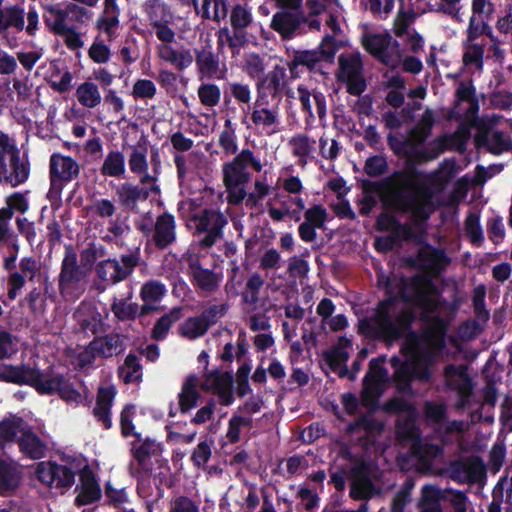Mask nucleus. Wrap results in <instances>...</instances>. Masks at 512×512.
Listing matches in <instances>:
<instances>
[{"label":"nucleus","instance_id":"obj_1","mask_svg":"<svg viewBox=\"0 0 512 512\" xmlns=\"http://www.w3.org/2000/svg\"><path fill=\"white\" fill-rule=\"evenodd\" d=\"M398 297L387 291V296L380 300L370 319H363L359 324V331L386 342H394L405 339L400 352L406 358H410V365H418L421 378H431V366L433 354L425 347L421 334L413 330L416 321V313L413 309L403 307L395 312Z\"/></svg>","mask_w":512,"mask_h":512},{"label":"nucleus","instance_id":"obj_2","mask_svg":"<svg viewBox=\"0 0 512 512\" xmlns=\"http://www.w3.org/2000/svg\"><path fill=\"white\" fill-rule=\"evenodd\" d=\"M418 165L419 162L408 154L404 170L394 171L387 177L389 204L397 211H414L419 206V195L431 196L430 189L419 182L424 173L418 169Z\"/></svg>","mask_w":512,"mask_h":512},{"label":"nucleus","instance_id":"obj_3","mask_svg":"<svg viewBox=\"0 0 512 512\" xmlns=\"http://www.w3.org/2000/svg\"><path fill=\"white\" fill-rule=\"evenodd\" d=\"M340 44L334 35L326 34L318 47L311 50H296L291 60L287 63L291 78L297 79L301 77L304 67L313 74H324L325 65L334 62Z\"/></svg>","mask_w":512,"mask_h":512},{"label":"nucleus","instance_id":"obj_4","mask_svg":"<svg viewBox=\"0 0 512 512\" xmlns=\"http://www.w3.org/2000/svg\"><path fill=\"white\" fill-rule=\"evenodd\" d=\"M86 273L77 261L72 245H66L58 276V290L66 299H78L85 292Z\"/></svg>","mask_w":512,"mask_h":512},{"label":"nucleus","instance_id":"obj_5","mask_svg":"<svg viewBox=\"0 0 512 512\" xmlns=\"http://www.w3.org/2000/svg\"><path fill=\"white\" fill-rule=\"evenodd\" d=\"M80 175V165L71 156L53 153L49 161L50 187L47 197L51 202L61 201L64 187Z\"/></svg>","mask_w":512,"mask_h":512},{"label":"nucleus","instance_id":"obj_6","mask_svg":"<svg viewBox=\"0 0 512 512\" xmlns=\"http://www.w3.org/2000/svg\"><path fill=\"white\" fill-rule=\"evenodd\" d=\"M337 81L346 85L350 95L360 96L367 88L363 75V61L359 53L341 54L338 57Z\"/></svg>","mask_w":512,"mask_h":512},{"label":"nucleus","instance_id":"obj_7","mask_svg":"<svg viewBox=\"0 0 512 512\" xmlns=\"http://www.w3.org/2000/svg\"><path fill=\"white\" fill-rule=\"evenodd\" d=\"M192 220L196 223V230L199 233H206L199 242L203 248L212 247L217 239L222 238L223 228L228 223L223 213L210 208L203 209L198 215H194Z\"/></svg>","mask_w":512,"mask_h":512},{"label":"nucleus","instance_id":"obj_8","mask_svg":"<svg viewBox=\"0 0 512 512\" xmlns=\"http://www.w3.org/2000/svg\"><path fill=\"white\" fill-rule=\"evenodd\" d=\"M449 477L461 484H476L486 477V468L479 456L471 455L453 460L449 463Z\"/></svg>","mask_w":512,"mask_h":512},{"label":"nucleus","instance_id":"obj_9","mask_svg":"<svg viewBox=\"0 0 512 512\" xmlns=\"http://www.w3.org/2000/svg\"><path fill=\"white\" fill-rule=\"evenodd\" d=\"M402 287L399 291L401 300L412 303L415 306L421 304L429 296H439L440 292L432 279L426 275L415 274L409 280H401Z\"/></svg>","mask_w":512,"mask_h":512},{"label":"nucleus","instance_id":"obj_10","mask_svg":"<svg viewBox=\"0 0 512 512\" xmlns=\"http://www.w3.org/2000/svg\"><path fill=\"white\" fill-rule=\"evenodd\" d=\"M37 479L51 488L67 489L75 482V472L66 465L54 461H42L35 471Z\"/></svg>","mask_w":512,"mask_h":512},{"label":"nucleus","instance_id":"obj_11","mask_svg":"<svg viewBox=\"0 0 512 512\" xmlns=\"http://www.w3.org/2000/svg\"><path fill=\"white\" fill-rule=\"evenodd\" d=\"M161 193L158 184L150 186H140L131 182L121 183L115 191L118 204L124 209L132 213L139 212V202L148 200L151 194L159 195Z\"/></svg>","mask_w":512,"mask_h":512},{"label":"nucleus","instance_id":"obj_12","mask_svg":"<svg viewBox=\"0 0 512 512\" xmlns=\"http://www.w3.org/2000/svg\"><path fill=\"white\" fill-rule=\"evenodd\" d=\"M493 122L477 118L479 132L474 141L477 148L485 147L493 155H501L504 152L512 151V140L501 130H495L489 137Z\"/></svg>","mask_w":512,"mask_h":512},{"label":"nucleus","instance_id":"obj_13","mask_svg":"<svg viewBox=\"0 0 512 512\" xmlns=\"http://www.w3.org/2000/svg\"><path fill=\"white\" fill-rule=\"evenodd\" d=\"M233 383L232 372H223L216 368L205 374V380L200 384V389L205 392H212L219 397L221 405L229 406L234 401Z\"/></svg>","mask_w":512,"mask_h":512},{"label":"nucleus","instance_id":"obj_14","mask_svg":"<svg viewBox=\"0 0 512 512\" xmlns=\"http://www.w3.org/2000/svg\"><path fill=\"white\" fill-rule=\"evenodd\" d=\"M427 326L422 330L421 336L425 347L433 354V363L436 355L446 347L448 321L440 315H435L433 321L424 322Z\"/></svg>","mask_w":512,"mask_h":512},{"label":"nucleus","instance_id":"obj_15","mask_svg":"<svg viewBox=\"0 0 512 512\" xmlns=\"http://www.w3.org/2000/svg\"><path fill=\"white\" fill-rule=\"evenodd\" d=\"M188 268L195 287L205 293H214L220 286L222 275L212 269L204 268L198 257H192L188 261Z\"/></svg>","mask_w":512,"mask_h":512},{"label":"nucleus","instance_id":"obj_16","mask_svg":"<svg viewBox=\"0 0 512 512\" xmlns=\"http://www.w3.org/2000/svg\"><path fill=\"white\" fill-rule=\"evenodd\" d=\"M392 368L395 369L394 379L398 385L399 390L403 392L411 391V382L417 380L420 382H429L431 378H421L418 373L421 368L418 365H410V358L403 361L399 356H392L389 360Z\"/></svg>","mask_w":512,"mask_h":512},{"label":"nucleus","instance_id":"obj_17","mask_svg":"<svg viewBox=\"0 0 512 512\" xmlns=\"http://www.w3.org/2000/svg\"><path fill=\"white\" fill-rule=\"evenodd\" d=\"M80 492L75 498L77 506H85L101 498V488L93 470L86 465L79 472Z\"/></svg>","mask_w":512,"mask_h":512},{"label":"nucleus","instance_id":"obj_18","mask_svg":"<svg viewBox=\"0 0 512 512\" xmlns=\"http://www.w3.org/2000/svg\"><path fill=\"white\" fill-rule=\"evenodd\" d=\"M307 21V18L301 12L281 10L273 15L270 26L283 39H291L300 26Z\"/></svg>","mask_w":512,"mask_h":512},{"label":"nucleus","instance_id":"obj_19","mask_svg":"<svg viewBox=\"0 0 512 512\" xmlns=\"http://www.w3.org/2000/svg\"><path fill=\"white\" fill-rule=\"evenodd\" d=\"M166 292V286L158 280L145 282L140 289V298L143 301L140 306V317L159 311L156 304L162 300Z\"/></svg>","mask_w":512,"mask_h":512},{"label":"nucleus","instance_id":"obj_20","mask_svg":"<svg viewBox=\"0 0 512 512\" xmlns=\"http://www.w3.org/2000/svg\"><path fill=\"white\" fill-rule=\"evenodd\" d=\"M20 452L29 459L38 460L46 455V443L26 424L17 440Z\"/></svg>","mask_w":512,"mask_h":512},{"label":"nucleus","instance_id":"obj_21","mask_svg":"<svg viewBox=\"0 0 512 512\" xmlns=\"http://www.w3.org/2000/svg\"><path fill=\"white\" fill-rule=\"evenodd\" d=\"M175 218L170 213H163L156 218L153 234L154 245L164 250L168 248L176 239Z\"/></svg>","mask_w":512,"mask_h":512},{"label":"nucleus","instance_id":"obj_22","mask_svg":"<svg viewBox=\"0 0 512 512\" xmlns=\"http://www.w3.org/2000/svg\"><path fill=\"white\" fill-rule=\"evenodd\" d=\"M116 395L114 386L100 387L93 408V415L104 429L112 427L111 408Z\"/></svg>","mask_w":512,"mask_h":512},{"label":"nucleus","instance_id":"obj_23","mask_svg":"<svg viewBox=\"0 0 512 512\" xmlns=\"http://www.w3.org/2000/svg\"><path fill=\"white\" fill-rule=\"evenodd\" d=\"M286 86V69L275 65L271 71L261 77L257 89L266 91L273 99H281Z\"/></svg>","mask_w":512,"mask_h":512},{"label":"nucleus","instance_id":"obj_24","mask_svg":"<svg viewBox=\"0 0 512 512\" xmlns=\"http://www.w3.org/2000/svg\"><path fill=\"white\" fill-rule=\"evenodd\" d=\"M36 367L28 364L13 365L0 363V381L19 386H31Z\"/></svg>","mask_w":512,"mask_h":512},{"label":"nucleus","instance_id":"obj_25","mask_svg":"<svg viewBox=\"0 0 512 512\" xmlns=\"http://www.w3.org/2000/svg\"><path fill=\"white\" fill-rule=\"evenodd\" d=\"M198 381L196 374H189L183 381L181 391L178 394V407L181 414H186L197 407L201 398L198 391Z\"/></svg>","mask_w":512,"mask_h":512},{"label":"nucleus","instance_id":"obj_26","mask_svg":"<svg viewBox=\"0 0 512 512\" xmlns=\"http://www.w3.org/2000/svg\"><path fill=\"white\" fill-rule=\"evenodd\" d=\"M89 349L100 357L109 358L121 353L124 350V343L120 334L111 333L103 337H95L89 343Z\"/></svg>","mask_w":512,"mask_h":512},{"label":"nucleus","instance_id":"obj_27","mask_svg":"<svg viewBox=\"0 0 512 512\" xmlns=\"http://www.w3.org/2000/svg\"><path fill=\"white\" fill-rule=\"evenodd\" d=\"M444 373L447 377L459 376L464 378L465 382L458 386V408H465L470 404V399L473 394V385L470 377L467 374V369L464 365L456 366L455 364H448L444 368Z\"/></svg>","mask_w":512,"mask_h":512},{"label":"nucleus","instance_id":"obj_28","mask_svg":"<svg viewBox=\"0 0 512 512\" xmlns=\"http://www.w3.org/2000/svg\"><path fill=\"white\" fill-rule=\"evenodd\" d=\"M391 42L392 37L388 33L372 34L364 37L363 46L368 53L378 58L383 64L387 65L390 57L388 49Z\"/></svg>","mask_w":512,"mask_h":512},{"label":"nucleus","instance_id":"obj_29","mask_svg":"<svg viewBox=\"0 0 512 512\" xmlns=\"http://www.w3.org/2000/svg\"><path fill=\"white\" fill-rule=\"evenodd\" d=\"M387 382L388 380L364 376L360 392L361 405L369 408L376 407Z\"/></svg>","mask_w":512,"mask_h":512},{"label":"nucleus","instance_id":"obj_30","mask_svg":"<svg viewBox=\"0 0 512 512\" xmlns=\"http://www.w3.org/2000/svg\"><path fill=\"white\" fill-rule=\"evenodd\" d=\"M25 425L24 419L17 415L0 421V449L3 453H6L9 444L17 442L18 433H21V429H24Z\"/></svg>","mask_w":512,"mask_h":512},{"label":"nucleus","instance_id":"obj_31","mask_svg":"<svg viewBox=\"0 0 512 512\" xmlns=\"http://www.w3.org/2000/svg\"><path fill=\"white\" fill-rule=\"evenodd\" d=\"M65 379L66 376L63 374L44 378L43 371L36 367L30 387H33L40 395H54L58 394Z\"/></svg>","mask_w":512,"mask_h":512},{"label":"nucleus","instance_id":"obj_32","mask_svg":"<svg viewBox=\"0 0 512 512\" xmlns=\"http://www.w3.org/2000/svg\"><path fill=\"white\" fill-rule=\"evenodd\" d=\"M471 137L470 128L468 125L461 123L454 133L444 135L436 141L439 146H445L449 150H456L459 153H464L467 149V143Z\"/></svg>","mask_w":512,"mask_h":512},{"label":"nucleus","instance_id":"obj_33","mask_svg":"<svg viewBox=\"0 0 512 512\" xmlns=\"http://www.w3.org/2000/svg\"><path fill=\"white\" fill-rule=\"evenodd\" d=\"M250 179V173L243 164L232 160L223 165V182L226 189L238 187L247 183Z\"/></svg>","mask_w":512,"mask_h":512},{"label":"nucleus","instance_id":"obj_34","mask_svg":"<svg viewBox=\"0 0 512 512\" xmlns=\"http://www.w3.org/2000/svg\"><path fill=\"white\" fill-rule=\"evenodd\" d=\"M158 54L163 61L174 65L179 71L188 68L194 60L190 50L177 51L168 44L161 45Z\"/></svg>","mask_w":512,"mask_h":512},{"label":"nucleus","instance_id":"obj_35","mask_svg":"<svg viewBox=\"0 0 512 512\" xmlns=\"http://www.w3.org/2000/svg\"><path fill=\"white\" fill-rule=\"evenodd\" d=\"M24 15V9L19 5L0 9V33L7 31L10 27L21 32L25 27Z\"/></svg>","mask_w":512,"mask_h":512},{"label":"nucleus","instance_id":"obj_36","mask_svg":"<svg viewBox=\"0 0 512 512\" xmlns=\"http://www.w3.org/2000/svg\"><path fill=\"white\" fill-rule=\"evenodd\" d=\"M19 486L17 469L6 460L0 458V495L8 496Z\"/></svg>","mask_w":512,"mask_h":512},{"label":"nucleus","instance_id":"obj_37","mask_svg":"<svg viewBox=\"0 0 512 512\" xmlns=\"http://www.w3.org/2000/svg\"><path fill=\"white\" fill-rule=\"evenodd\" d=\"M195 62L200 74L212 78L219 70V59L209 49H195Z\"/></svg>","mask_w":512,"mask_h":512},{"label":"nucleus","instance_id":"obj_38","mask_svg":"<svg viewBox=\"0 0 512 512\" xmlns=\"http://www.w3.org/2000/svg\"><path fill=\"white\" fill-rule=\"evenodd\" d=\"M396 436L401 442H416L420 440V432L416 424L415 412L409 413L404 419L396 422Z\"/></svg>","mask_w":512,"mask_h":512},{"label":"nucleus","instance_id":"obj_39","mask_svg":"<svg viewBox=\"0 0 512 512\" xmlns=\"http://www.w3.org/2000/svg\"><path fill=\"white\" fill-rule=\"evenodd\" d=\"M10 165L12 168V172L8 175L6 173H2L0 178H4L7 183H10L12 187H16L22 183H24L29 177V165L20 161L19 155L17 152H13L10 157Z\"/></svg>","mask_w":512,"mask_h":512},{"label":"nucleus","instance_id":"obj_40","mask_svg":"<svg viewBox=\"0 0 512 512\" xmlns=\"http://www.w3.org/2000/svg\"><path fill=\"white\" fill-rule=\"evenodd\" d=\"M96 274L102 281L112 284L124 281L121 273L120 262L117 259H105L96 265Z\"/></svg>","mask_w":512,"mask_h":512},{"label":"nucleus","instance_id":"obj_41","mask_svg":"<svg viewBox=\"0 0 512 512\" xmlns=\"http://www.w3.org/2000/svg\"><path fill=\"white\" fill-rule=\"evenodd\" d=\"M43 21L46 27L55 35L64 33L68 24L65 21V14L62 8L55 5H48L45 7V14Z\"/></svg>","mask_w":512,"mask_h":512},{"label":"nucleus","instance_id":"obj_42","mask_svg":"<svg viewBox=\"0 0 512 512\" xmlns=\"http://www.w3.org/2000/svg\"><path fill=\"white\" fill-rule=\"evenodd\" d=\"M181 317L182 310L180 307L173 308L168 313L161 316L154 324L152 329V338L157 341L164 340L171 326L180 320Z\"/></svg>","mask_w":512,"mask_h":512},{"label":"nucleus","instance_id":"obj_43","mask_svg":"<svg viewBox=\"0 0 512 512\" xmlns=\"http://www.w3.org/2000/svg\"><path fill=\"white\" fill-rule=\"evenodd\" d=\"M75 96L78 102L86 108H95L101 103L98 86L91 81L81 83L76 89Z\"/></svg>","mask_w":512,"mask_h":512},{"label":"nucleus","instance_id":"obj_44","mask_svg":"<svg viewBox=\"0 0 512 512\" xmlns=\"http://www.w3.org/2000/svg\"><path fill=\"white\" fill-rule=\"evenodd\" d=\"M315 140L310 141L307 134H296L289 140L292 147V154L299 158V164L305 166L308 162V156L313 151Z\"/></svg>","mask_w":512,"mask_h":512},{"label":"nucleus","instance_id":"obj_45","mask_svg":"<svg viewBox=\"0 0 512 512\" xmlns=\"http://www.w3.org/2000/svg\"><path fill=\"white\" fill-rule=\"evenodd\" d=\"M119 376L125 383H132L141 380L142 365L134 353H129L124 364L118 368Z\"/></svg>","mask_w":512,"mask_h":512},{"label":"nucleus","instance_id":"obj_46","mask_svg":"<svg viewBox=\"0 0 512 512\" xmlns=\"http://www.w3.org/2000/svg\"><path fill=\"white\" fill-rule=\"evenodd\" d=\"M125 173V157L120 151H110L101 167V174L110 177H120Z\"/></svg>","mask_w":512,"mask_h":512},{"label":"nucleus","instance_id":"obj_47","mask_svg":"<svg viewBox=\"0 0 512 512\" xmlns=\"http://www.w3.org/2000/svg\"><path fill=\"white\" fill-rule=\"evenodd\" d=\"M111 311L120 321H133L140 317V307L137 303H128L126 299H114Z\"/></svg>","mask_w":512,"mask_h":512},{"label":"nucleus","instance_id":"obj_48","mask_svg":"<svg viewBox=\"0 0 512 512\" xmlns=\"http://www.w3.org/2000/svg\"><path fill=\"white\" fill-rule=\"evenodd\" d=\"M228 15V0H203L202 17L220 21Z\"/></svg>","mask_w":512,"mask_h":512},{"label":"nucleus","instance_id":"obj_49","mask_svg":"<svg viewBox=\"0 0 512 512\" xmlns=\"http://www.w3.org/2000/svg\"><path fill=\"white\" fill-rule=\"evenodd\" d=\"M207 331L199 315L188 317L179 327L180 335L190 340L204 336Z\"/></svg>","mask_w":512,"mask_h":512},{"label":"nucleus","instance_id":"obj_50","mask_svg":"<svg viewBox=\"0 0 512 512\" xmlns=\"http://www.w3.org/2000/svg\"><path fill=\"white\" fill-rule=\"evenodd\" d=\"M463 47L465 49L463 63L466 66L474 65L476 68L481 69L485 52L484 45L475 43V41L467 43V40H464Z\"/></svg>","mask_w":512,"mask_h":512},{"label":"nucleus","instance_id":"obj_51","mask_svg":"<svg viewBox=\"0 0 512 512\" xmlns=\"http://www.w3.org/2000/svg\"><path fill=\"white\" fill-rule=\"evenodd\" d=\"M136 407L133 404H126L120 413V429L123 437L134 436L136 441H141V433L135 432L133 418Z\"/></svg>","mask_w":512,"mask_h":512},{"label":"nucleus","instance_id":"obj_52","mask_svg":"<svg viewBox=\"0 0 512 512\" xmlns=\"http://www.w3.org/2000/svg\"><path fill=\"white\" fill-rule=\"evenodd\" d=\"M465 230L471 243L480 247L483 244L484 236L483 230L480 225V215L475 212H470L465 219Z\"/></svg>","mask_w":512,"mask_h":512},{"label":"nucleus","instance_id":"obj_53","mask_svg":"<svg viewBox=\"0 0 512 512\" xmlns=\"http://www.w3.org/2000/svg\"><path fill=\"white\" fill-rule=\"evenodd\" d=\"M264 280L262 276L255 272L253 273L246 282V292L242 293V302L245 304L255 305L259 301V294Z\"/></svg>","mask_w":512,"mask_h":512},{"label":"nucleus","instance_id":"obj_54","mask_svg":"<svg viewBox=\"0 0 512 512\" xmlns=\"http://www.w3.org/2000/svg\"><path fill=\"white\" fill-rule=\"evenodd\" d=\"M62 11L65 14V21L72 22L73 24H84L92 16L90 10L74 2L67 3L64 8H62Z\"/></svg>","mask_w":512,"mask_h":512},{"label":"nucleus","instance_id":"obj_55","mask_svg":"<svg viewBox=\"0 0 512 512\" xmlns=\"http://www.w3.org/2000/svg\"><path fill=\"white\" fill-rule=\"evenodd\" d=\"M229 310L227 303L213 304L205 308L199 315L205 327L209 330L210 327L216 325L218 321L226 315Z\"/></svg>","mask_w":512,"mask_h":512},{"label":"nucleus","instance_id":"obj_56","mask_svg":"<svg viewBox=\"0 0 512 512\" xmlns=\"http://www.w3.org/2000/svg\"><path fill=\"white\" fill-rule=\"evenodd\" d=\"M251 417H244L240 415L234 414L228 422V430L226 433V437L231 444H236L240 441V431L241 427L251 426L252 425Z\"/></svg>","mask_w":512,"mask_h":512},{"label":"nucleus","instance_id":"obj_57","mask_svg":"<svg viewBox=\"0 0 512 512\" xmlns=\"http://www.w3.org/2000/svg\"><path fill=\"white\" fill-rule=\"evenodd\" d=\"M251 11L241 4L232 7L230 14V24L235 29H245L252 23Z\"/></svg>","mask_w":512,"mask_h":512},{"label":"nucleus","instance_id":"obj_58","mask_svg":"<svg viewBox=\"0 0 512 512\" xmlns=\"http://www.w3.org/2000/svg\"><path fill=\"white\" fill-rule=\"evenodd\" d=\"M212 444L213 440L210 443L207 440H203L194 448L190 457L194 467L198 469L204 468L212 456Z\"/></svg>","mask_w":512,"mask_h":512},{"label":"nucleus","instance_id":"obj_59","mask_svg":"<svg viewBox=\"0 0 512 512\" xmlns=\"http://www.w3.org/2000/svg\"><path fill=\"white\" fill-rule=\"evenodd\" d=\"M141 444L136 446L135 443L132 444V455L133 458L137 461L139 467L144 469L146 462L150 459L152 455V450L155 444V441L149 437L142 439Z\"/></svg>","mask_w":512,"mask_h":512},{"label":"nucleus","instance_id":"obj_60","mask_svg":"<svg viewBox=\"0 0 512 512\" xmlns=\"http://www.w3.org/2000/svg\"><path fill=\"white\" fill-rule=\"evenodd\" d=\"M198 97L204 106L214 107L220 101L221 91L216 84H202L198 88Z\"/></svg>","mask_w":512,"mask_h":512},{"label":"nucleus","instance_id":"obj_61","mask_svg":"<svg viewBox=\"0 0 512 512\" xmlns=\"http://www.w3.org/2000/svg\"><path fill=\"white\" fill-rule=\"evenodd\" d=\"M441 306V295L436 297H434V295L429 296L421 304L417 305V307L421 309L419 320L421 322L433 321L434 316L437 315L436 312L441 308Z\"/></svg>","mask_w":512,"mask_h":512},{"label":"nucleus","instance_id":"obj_62","mask_svg":"<svg viewBox=\"0 0 512 512\" xmlns=\"http://www.w3.org/2000/svg\"><path fill=\"white\" fill-rule=\"evenodd\" d=\"M323 358L332 371H337L341 366L344 367L349 359V352L332 347L323 352Z\"/></svg>","mask_w":512,"mask_h":512},{"label":"nucleus","instance_id":"obj_63","mask_svg":"<svg viewBox=\"0 0 512 512\" xmlns=\"http://www.w3.org/2000/svg\"><path fill=\"white\" fill-rule=\"evenodd\" d=\"M327 217L326 208L321 204H315L305 211L304 222L321 229L324 227Z\"/></svg>","mask_w":512,"mask_h":512},{"label":"nucleus","instance_id":"obj_64","mask_svg":"<svg viewBox=\"0 0 512 512\" xmlns=\"http://www.w3.org/2000/svg\"><path fill=\"white\" fill-rule=\"evenodd\" d=\"M169 512H200V508L189 496L177 495L171 499Z\"/></svg>","mask_w":512,"mask_h":512}]
</instances>
